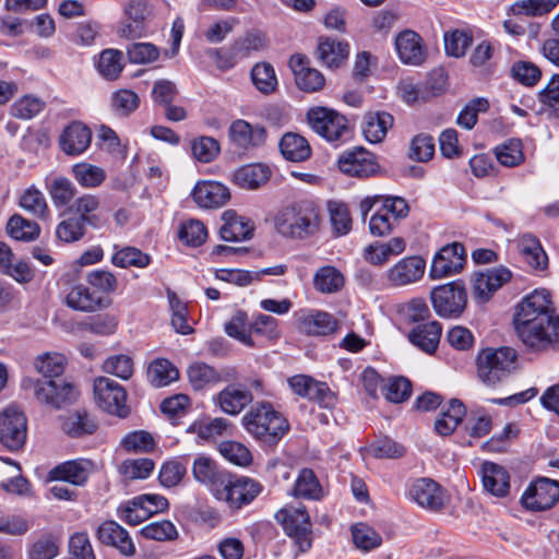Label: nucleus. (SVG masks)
Instances as JSON below:
<instances>
[{
    "label": "nucleus",
    "instance_id": "obj_63",
    "mask_svg": "<svg viewBox=\"0 0 559 559\" xmlns=\"http://www.w3.org/2000/svg\"><path fill=\"white\" fill-rule=\"evenodd\" d=\"M188 377L195 390H202L207 384L218 381V373L204 362H194L188 369Z\"/></svg>",
    "mask_w": 559,
    "mask_h": 559
},
{
    "label": "nucleus",
    "instance_id": "obj_32",
    "mask_svg": "<svg viewBox=\"0 0 559 559\" xmlns=\"http://www.w3.org/2000/svg\"><path fill=\"white\" fill-rule=\"evenodd\" d=\"M557 308L551 293L546 288H536L515 307V314H555Z\"/></svg>",
    "mask_w": 559,
    "mask_h": 559
},
{
    "label": "nucleus",
    "instance_id": "obj_1",
    "mask_svg": "<svg viewBox=\"0 0 559 559\" xmlns=\"http://www.w3.org/2000/svg\"><path fill=\"white\" fill-rule=\"evenodd\" d=\"M273 223L276 231L283 237L302 239L319 229V209L312 201H296L283 205L276 212Z\"/></svg>",
    "mask_w": 559,
    "mask_h": 559
},
{
    "label": "nucleus",
    "instance_id": "obj_38",
    "mask_svg": "<svg viewBox=\"0 0 559 559\" xmlns=\"http://www.w3.org/2000/svg\"><path fill=\"white\" fill-rule=\"evenodd\" d=\"M441 331V325L437 321L418 323L409 333L408 338L415 346L431 354L439 344Z\"/></svg>",
    "mask_w": 559,
    "mask_h": 559
},
{
    "label": "nucleus",
    "instance_id": "obj_3",
    "mask_svg": "<svg viewBox=\"0 0 559 559\" xmlns=\"http://www.w3.org/2000/svg\"><path fill=\"white\" fill-rule=\"evenodd\" d=\"M241 420L248 433L265 443H275L288 430L287 420L270 403L253 405Z\"/></svg>",
    "mask_w": 559,
    "mask_h": 559
},
{
    "label": "nucleus",
    "instance_id": "obj_39",
    "mask_svg": "<svg viewBox=\"0 0 559 559\" xmlns=\"http://www.w3.org/2000/svg\"><path fill=\"white\" fill-rule=\"evenodd\" d=\"M192 474L195 480L207 486L214 496L218 483L224 479L226 472L218 471L215 462L206 456H199L194 460Z\"/></svg>",
    "mask_w": 559,
    "mask_h": 559
},
{
    "label": "nucleus",
    "instance_id": "obj_52",
    "mask_svg": "<svg viewBox=\"0 0 559 559\" xmlns=\"http://www.w3.org/2000/svg\"><path fill=\"white\" fill-rule=\"evenodd\" d=\"M111 262L121 269L130 266L143 269L150 264L151 257L135 247H123L115 252Z\"/></svg>",
    "mask_w": 559,
    "mask_h": 559
},
{
    "label": "nucleus",
    "instance_id": "obj_13",
    "mask_svg": "<svg viewBox=\"0 0 559 559\" xmlns=\"http://www.w3.org/2000/svg\"><path fill=\"white\" fill-rule=\"evenodd\" d=\"M465 250L461 243L447 245L433 257L429 276L441 280L459 274L465 265Z\"/></svg>",
    "mask_w": 559,
    "mask_h": 559
},
{
    "label": "nucleus",
    "instance_id": "obj_11",
    "mask_svg": "<svg viewBox=\"0 0 559 559\" xmlns=\"http://www.w3.org/2000/svg\"><path fill=\"white\" fill-rule=\"evenodd\" d=\"M408 205L397 197H385L380 209L372 214L369 221V231L374 237H384L392 233L395 223L406 217Z\"/></svg>",
    "mask_w": 559,
    "mask_h": 559
},
{
    "label": "nucleus",
    "instance_id": "obj_60",
    "mask_svg": "<svg viewBox=\"0 0 559 559\" xmlns=\"http://www.w3.org/2000/svg\"><path fill=\"white\" fill-rule=\"evenodd\" d=\"M153 469L154 462L146 457L126 460L119 467V472L126 480L147 478Z\"/></svg>",
    "mask_w": 559,
    "mask_h": 559
},
{
    "label": "nucleus",
    "instance_id": "obj_41",
    "mask_svg": "<svg viewBox=\"0 0 559 559\" xmlns=\"http://www.w3.org/2000/svg\"><path fill=\"white\" fill-rule=\"evenodd\" d=\"M466 414L465 407L459 400H451L435 423V429L440 436L451 435Z\"/></svg>",
    "mask_w": 559,
    "mask_h": 559
},
{
    "label": "nucleus",
    "instance_id": "obj_24",
    "mask_svg": "<svg viewBox=\"0 0 559 559\" xmlns=\"http://www.w3.org/2000/svg\"><path fill=\"white\" fill-rule=\"evenodd\" d=\"M406 249V241L402 237H393L388 241H373L362 250V258L374 266H382L393 257L402 254Z\"/></svg>",
    "mask_w": 559,
    "mask_h": 559
},
{
    "label": "nucleus",
    "instance_id": "obj_5",
    "mask_svg": "<svg viewBox=\"0 0 559 559\" xmlns=\"http://www.w3.org/2000/svg\"><path fill=\"white\" fill-rule=\"evenodd\" d=\"M263 486L255 479L227 473L218 483L214 497L230 510H240L250 504L262 491Z\"/></svg>",
    "mask_w": 559,
    "mask_h": 559
},
{
    "label": "nucleus",
    "instance_id": "obj_30",
    "mask_svg": "<svg viewBox=\"0 0 559 559\" xmlns=\"http://www.w3.org/2000/svg\"><path fill=\"white\" fill-rule=\"evenodd\" d=\"M395 49L405 64L419 66L425 60V49L420 36L413 31H404L395 38Z\"/></svg>",
    "mask_w": 559,
    "mask_h": 559
},
{
    "label": "nucleus",
    "instance_id": "obj_53",
    "mask_svg": "<svg viewBox=\"0 0 559 559\" xmlns=\"http://www.w3.org/2000/svg\"><path fill=\"white\" fill-rule=\"evenodd\" d=\"M122 52L117 49H105L100 52L97 69L103 78L116 80L123 70Z\"/></svg>",
    "mask_w": 559,
    "mask_h": 559
},
{
    "label": "nucleus",
    "instance_id": "obj_26",
    "mask_svg": "<svg viewBox=\"0 0 559 559\" xmlns=\"http://www.w3.org/2000/svg\"><path fill=\"white\" fill-rule=\"evenodd\" d=\"M289 68L295 75L297 86L305 92H317L324 85V76L317 69L308 67V59L302 55H294L289 59Z\"/></svg>",
    "mask_w": 559,
    "mask_h": 559
},
{
    "label": "nucleus",
    "instance_id": "obj_54",
    "mask_svg": "<svg viewBox=\"0 0 559 559\" xmlns=\"http://www.w3.org/2000/svg\"><path fill=\"white\" fill-rule=\"evenodd\" d=\"M67 366V358L60 353H45L35 360L36 370L46 378H59Z\"/></svg>",
    "mask_w": 559,
    "mask_h": 559
},
{
    "label": "nucleus",
    "instance_id": "obj_21",
    "mask_svg": "<svg viewBox=\"0 0 559 559\" xmlns=\"http://www.w3.org/2000/svg\"><path fill=\"white\" fill-rule=\"evenodd\" d=\"M424 272V259L417 255L406 257L386 271V280L392 286L402 287L418 282Z\"/></svg>",
    "mask_w": 559,
    "mask_h": 559
},
{
    "label": "nucleus",
    "instance_id": "obj_7",
    "mask_svg": "<svg viewBox=\"0 0 559 559\" xmlns=\"http://www.w3.org/2000/svg\"><path fill=\"white\" fill-rule=\"evenodd\" d=\"M307 119L311 129L329 142L344 141L349 138L350 129L347 119L333 109L311 108Z\"/></svg>",
    "mask_w": 559,
    "mask_h": 559
},
{
    "label": "nucleus",
    "instance_id": "obj_49",
    "mask_svg": "<svg viewBox=\"0 0 559 559\" xmlns=\"http://www.w3.org/2000/svg\"><path fill=\"white\" fill-rule=\"evenodd\" d=\"M7 230L16 240L32 241L39 236L40 228L36 222L15 214L9 219Z\"/></svg>",
    "mask_w": 559,
    "mask_h": 559
},
{
    "label": "nucleus",
    "instance_id": "obj_46",
    "mask_svg": "<svg viewBox=\"0 0 559 559\" xmlns=\"http://www.w3.org/2000/svg\"><path fill=\"white\" fill-rule=\"evenodd\" d=\"M46 188L56 207L69 205L76 194L74 183L62 176L55 177L49 183H47Z\"/></svg>",
    "mask_w": 559,
    "mask_h": 559
},
{
    "label": "nucleus",
    "instance_id": "obj_56",
    "mask_svg": "<svg viewBox=\"0 0 559 559\" xmlns=\"http://www.w3.org/2000/svg\"><path fill=\"white\" fill-rule=\"evenodd\" d=\"M85 235L83 218L69 216L62 219L56 227V237L64 243H72L81 240Z\"/></svg>",
    "mask_w": 559,
    "mask_h": 559
},
{
    "label": "nucleus",
    "instance_id": "obj_9",
    "mask_svg": "<svg viewBox=\"0 0 559 559\" xmlns=\"http://www.w3.org/2000/svg\"><path fill=\"white\" fill-rule=\"evenodd\" d=\"M94 400L105 412L124 418L130 413L127 405V392L115 380L107 377H98L93 383Z\"/></svg>",
    "mask_w": 559,
    "mask_h": 559
},
{
    "label": "nucleus",
    "instance_id": "obj_42",
    "mask_svg": "<svg viewBox=\"0 0 559 559\" xmlns=\"http://www.w3.org/2000/svg\"><path fill=\"white\" fill-rule=\"evenodd\" d=\"M178 369L167 359L153 360L147 368L148 382L155 388H163L178 380Z\"/></svg>",
    "mask_w": 559,
    "mask_h": 559
},
{
    "label": "nucleus",
    "instance_id": "obj_33",
    "mask_svg": "<svg viewBox=\"0 0 559 559\" xmlns=\"http://www.w3.org/2000/svg\"><path fill=\"white\" fill-rule=\"evenodd\" d=\"M481 480L484 489L495 497H506L510 491L509 473L499 464L485 462L481 465Z\"/></svg>",
    "mask_w": 559,
    "mask_h": 559
},
{
    "label": "nucleus",
    "instance_id": "obj_44",
    "mask_svg": "<svg viewBox=\"0 0 559 559\" xmlns=\"http://www.w3.org/2000/svg\"><path fill=\"white\" fill-rule=\"evenodd\" d=\"M344 283V275L331 265L320 267L313 276L316 289L324 294H333L341 290Z\"/></svg>",
    "mask_w": 559,
    "mask_h": 559
},
{
    "label": "nucleus",
    "instance_id": "obj_50",
    "mask_svg": "<svg viewBox=\"0 0 559 559\" xmlns=\"http://www.w3.org/2000/svg\"><path fill=\"white\" fill-rule=\"evenodd\" d=\"M334 317H301L298 328L307 335L324 336L334 333L337 329Z\"/></svg>",
    "mask_w": 559,
    "mask_h": 559
},
{
    "label": "nucleus",
    "instance_id": "obj_40",
    "mask_svg": "<svg viewBox=\"0 0 559 559\" xmlns=\"http://www.w3.org/2000/svg\"><path fill=\"white\" fill-rule=\"evenodd\" d=\"M283 156L292 162H304L311 155L308 141L296 133H286L280 142Z\"/></svg>",
    "mask_w": 559,
    "mask_h": 559
},
{
    "label": "nucleus",
    "instance_id": "obj_22",
    "mask_svg": "<svg viewBox=\"0 0 559 559\" xmlns=\"http://www.w3.org/2000/svg\"><path fill=\"white\" fill-rule=\"evenodd\" d=\"M228 135L238 148L250 150L264 144L266 131L258 123L251 124L243 119H237L229 126Z\"/></svg>",
    "mask_w": 559,
    "mask_h": 559
},
{
    "label": "nucleus",
    "instance_id": "obj_57",
    "mask_svg": "<svg viewBox=\"0 0 559 559\" xmlns=\"http://www.w3.org/2000/svg\"><path fill=\"white\" fill-rule=\"evenodd\" d=\"M96 423L86 413H74L62 419V430L72 437L85 433H93L96 430Z\"/></svg>",
    "mask_w": 559,
    "mask_h": 559
},
{
    "label": "nucleus",
    "instance_id": "obj_25",
    "mask_svg": "<svg viewBox=\"0 0 559 559\" xmlns=\"http://www.w3.org/2000/svg\"><path fill=\"white\" fill-rule=\"evenodd\" d=\"M91 142L90 128L80 121L71 122L66 127L59 139L61 150L69 156L83 154L90 147Z\"/></svg>",
    "mask_w": 559,
    "mask_h": 559
},
{
    "label": "nucleus",
    "instance_id": "obj_55",
    "mask_svg": "<svg viewBox=\"0 0 559 559\" xmlns=\"http://www.w3.org/2000/svg\"><path fill=\"white\" fill-rule=\"evenodd\" d=\"M497 160L506 167H515L524 162V153L520 140L511 139L495 147Z\"/></svg>",
    "mask_w": 559,
    "mask_h": 559
},
{
    "label": "nucleus",
    "instance_id": "obj_47",
    "mask_svg": "<svg viewBox=\"0 0 559 559\" xmlns=\"http://www.w3.org/2000/svg\"><path fill=\"white\" fill-rule=\"evenodd\" d=\"M72 175L76 182L86 189L99 187L106 179L103 168L88 163H78L72 166Z\"/></svg>",
    "mask_w": 559,
    "mask_h": 559
},
{
    "label": "nucleus",
    "instance_id": "obj_62",
    "mask_svg": "<svg viewBox=\"0 0 559 559\" xmlns=\"http://www.w3.org/2000/svg\"><path fill=\"white\" fill-rule=\"evenodd\" d=\"M193 157L201 163H210L219 154L218 142L212 136H199L191 142Z\"/></svg>",
    "mask_w": 559,
    "mask_h": 559
},
{
    "label": "nucleus",
    "instance_id": "obj_29",
    "mask_svg": "<svg viewBox=\"0 0 559 559\" xmlns=\"http://www.w3.org/2000/svg\"><path fill=\"white\" fill-rule=\"evenodd\" d=\"M192 198L199 206L211 209L225 205L230 199V193L221 182L204 181L194 187Z\"/></svg>",
    "mask_w": 559,
    "mask_h": 559
},
{
    "label": "nucleus",
    "instance_id": "obj_59",
    "mask_svg": "<svg viewBox=\"0 0 559 559\" xmlns=\"http://www.w3.org/2000/svg\"><path fill=\"white\" fill-rule=\"evenodd\" d=\"M141 534L147 539L157 542H171L178 538L175 524L168 520L146 524L141 528Z\"/></svg>",
    "mask_w": 559,
    "mask_h": 559
},
{
    "label": "nucleus",
    "instance_id": "obj_61",
    "mask_svg": "<svg viewBox=\"0 0 559 559\" xmlns=\"http://www.w3.org/2000/svg\"><path fill=\"white\" fill-rule=\"evenodd\" d=\"M488 108L489 103L486 98H474L460 111L456 123L466 130H471L477 123L478 114L486 112Z\"/></svg>",
    "mask_w": 559,
    "mask_h": 559
},
{
    "label": "nucleus",
    "instance_id": "obj_36",
    "mask_svg": "<svg viewBox=\"0 0 559 559\" xmlns=\"http://www.w3.org/2000/svg\"><path fill=\"white\" fill-rule=\"evenodd\" d=\"M393 122V116L385 111L366 114L361 126L365 139L373 144L382 142Z\"/></svg>",
    "mask_w": 559,
    "mask_h": 559
},
{
    "label": "nucleus",
    "instance_id": "obj_17",
    "mask_svg": "<svg viewBox=\"0 0 559 559\" xmlns=\"http://www.w3.org/2000/svg\"><path fill=\"white\" fill-rule=\"evenodd\" d=\"M293 392L301 397L319 403L322 407L332 408L336 396L324 382H319L309 376L298 374L288 379Z\"/></svg>",
    "mask_w": 559,
    "mask_h": 559
},
{
    "label": "nucleus",
    "instance_id": "obj_14",
    "mask_svg": "<svg viewBox=\"0 0 559 559\" xmlns=\"http://www.w3.org/2000/svg\"><path fill=\"white\" fill-rule=\"evenodd\" d=\"M512 273L503 266L474 273L472 276L473 300L478 305L486 304L492 295L511 280Z\"/></svg>",
    "mask_w": 559,
    "mask_h": 559
},
{
    "label": "nucleus",
    "instance_id": "obj_19",
    "mask_svg": "<svg viewBox=\"0 0 559 559\" xmlns=\"http://www.w3.org/2000/svg\"><path fill=\"white\" fill-rule=\"evenodd\" d=\"M338 168L345 175L365 178L377 173L378 164L370 152L362 147H354L338 157Z\"/></svg>",
    "mask_w": 559,
    "mask_h": 559
},
{
    "label": "nucleus",
    "instance_id": "obj_12",
    "mask_svg": "<svg viewBox=\"0 0 559 559\" xmlns=\"http://www.w3.org/2000/svg\"><path fill=\"white\" fill-rule=\"evenodd\" d=\"M430 300L437 314H461L467 305V293L462 282L454 281L435 287Z\"/></svg>",
    "mask_w": 559,
    "mask_h": 559
},
{
    "label": "nucleus",
    "instance_id": "obj_34",
    "mask_svg": "<svg viewBox=\"0 0 559 559\" xmlns=\"http://www.w3.org/2000/svg\"><path fill=\"white\" fill-rule=\"evenodd\" d=\"M516 248L523 261L533 270L543 271L547 267L548 257L535 236L521 235L516 239Z\"/></svg>",
    "mask_w": 559,
    "mask_h": 559
},
{
    "label": "nucleus",
    "instance_id": "obj_45",
    "mask_svg": "<svg viewBox=\"0 0 559 559\" xmlns=\"http://www.w3.org/2000/svg\"><path fill=\"white\" fill-rule=\"evenodd\" d=\"M294 496L310 500L322 498V487L312 469L304 468L300 471L295 481Z\"/></svg>",
    "mask_w": 559,
    "mask_h": 559
},
{
    "label": "nucleus",
    "instance_id": "obj_6",
    "mask_svg": "<svg viewBox=\"0 0 559 559\" xmlns=\"http://www.w3.org/2000/svg\"><path fill=\"white\" fill-rule=\"evenodd\" d=\"M224 330L228 336L245 345L253 346V335L275 337L277 323L273 317H230L224 324Z\"/></svg>",
    "mask_w": 559,
    "mask_h": 559
},
{
    "label": "nucleus",
    "instance_id": "obj_64",
    "mask_svg": "<svg viewBox=\"0 0 559 559\" xmlns=\"http://www.w3.org/2000/svg\"><path fill=\"white\" fill-rule=\"evenodd\" d=\"M179 238L188 246L199 247L206 240L207 229L202 222L189 219L182 223L179 229Z\"/></svg>",
    "mask_w": 559,
    "mask_h": 559
},
{
    "label": "nucleus",
    "instance_id": "obj_35",
    "mask_svg": "<svg viewBox=\"0 0 559 559\" xmlns=\"http://www.w3.org/2000/svg\"><path fill=\"white\" fill-rule=\"evenodd\" d=\"M68 306L75 311L94 312L108 304V299L84 285L74 286L67 296Z\"/></svg>",
    "mask_w": 559,
    "mask_h": 559
},
{
    "label": "nucleus",
    "instance_id": "obj_27",
    "mask_svg": "<svg viewBox=\"0 0 559 559\" xmlns=\"http://www.w3.org/2000/svg\"><path fill=\"white\" fill-rule=\"evenodd\" d=\"M253 400L252 393L241 384H229L215 397V404L228 415H238Z\"/></svg>",
    "mask_w": 559,
    "mask_h": 559
},
{
    "label": "nucleus",
    "instance_id": "obj_23",
    "mask_svg": "<svg viewBox=\"0 0 559 559\" xmlns=\"http://www.w3.org/2000/svg\"><path fill=\"white\" fill-rule=\"evenodd\" d=\"M97 538L104 545L115 547L122 556L132 557L135 545L127 530L115 521L103 522L97 530Z\"/></svg>",
    "mask_w": 559,
    "mask_h": 559
},
{
    "label": "nucleus",
    "instance_id": "obj_18",
    "mask_svg": "<svg viewBox=\"0 0 559 559\" xmlns=\"http://www.w3.org/2000/svg\"><path fill=\"white\" fill-rule=\"evenodd\" d=\"M408 497L418 506L430 511H439L448 502L444 490L430 478L416 479L408 489Z\"/></svg>",
    "mask_w": 559,
    "mask_h": 559
},
{
    "label": "nucleus",
    "instance_id": "obj_43",
    "mask_svg": "<svg viewBox=\"0 0 559 559\" xmlns=\"http://www.w3.org/2000/svg\"><path fill=\"white\" fill-rule=\"evenodd\" d=\"M348 55V46L345 43L332 38H320L318 57L328 67H338Z\"/></svg>",
    "mask_w": 559,
    "mask_h": 559
},
{
    "label": "nucleus",
    "instance_id": "obj_15",
    "mask_svg": "<svg viewBox=\"0 0 559 559\" xmlns=\"http://www.w3.org/2000/svg\"><path fill=\"white\" fill-rule=\"evenodd\" d=\"M559 499V483L549 478L533 481L521 497L522 504L532 511L550 509Z\"/></svg>",
    "mask_w": 559,
    "mask_h": 559
},
{
    "label": "nucleus",
    "instance_id": "obj_48",
    "mask_svg": "<svg viewBox=\"0 0 559 559\" xmlns=\"http://www.w3.org/2000/svg\"><path fill=\"white\" fill-rule=\"evenodd\" d=\"M19 204L24 211L37 218H45L49 212L44 193L34 186L23 191Z\"/></svg>",
    "mask_w": 559,
    "mask_h": 559
},
{
    "label": "nucleus",
    "instance_id": "obj_58",
    "mask_svg": "<svg viewBox=\"0 0 559 559\" xmlns=\"http://www.w3.org/2000/svg\"><path fill=\"white\" fill-rule=\"evenodd\" d=\"M352 537L355 546L362 551H370L382 544L381 535L364 523L352 527Z\"/></svg>",
    "mask_w": 559,
    "mask_h": 559
},
{
    "label": "nucleus",
    "instance_id": "obj_4",
    "mask_svg": "<svg viewBox=\"0 0 559 559\" xmlns=\"http://www.w3.org/2000/svg\"><path fill=\"white\" fill-rule=\"evenodd\" d=\"M516 358L511 347L485 348L477 356V376L486 385L495 386L515 369Z\"/></svg>",
    "mask_w": 559,
    "mask_h": 559
},
{
    "label": "nucleus",
    "instance_id": "obj_51",
    "mask_svg": "<svg viewBox=\"0 0 559 559\" xmlns=\"http://www.w3.org/2000/svg\"><path fill=\"white\" fill-rule=\"evenodd\" d=\"M253 85L263 94H271L277 87V78L273 66L269 62H259L251 70Z\"/></svg>",
    "mask_w": 559,
    "mask_h": 559
},
{
    "label": "nucleus",
    "instance_id": "obj_31",
    "mask_svg": "<svg viewBox=\"0 0 559 559\" xmlns=\"http://www.w3.org/2000/svg\"><path fill=\"white\" fill-rule=\"evenodd\" d=\"M88 478V463L83 461H67L51 468L47 481L68 483L73 486H83Z\"/></svg>",
    "mask_w": 559,
    "mask_h": 559
},
{
    "label": "nucleus",
    "instance_id": "obj_2",
    "mask_svg": "<svg viewBox=\"0 0 559 559\" xmlns=\"http://www.w3.org/2000/svg\"><path fill=\"white\" fill-rule=\"evenodd\" d=\"M513 328L519 340L532 353L559 348V317H513Z\"/></svg>",
    "mask_w": 559,
    "mask_h": 559
},
{
    "label": "nucleus",
    "instance_id": "obj_16",
    "mask_svg": "<svg viewBox=\"0 0 559 559\" xmlns=\"http://www.w3.org/2000/svg\"><path fill=\"white\" fill-rule=\"evenodd\" d=\"M53 322L66 332L76 335L91 332L106 336L114 334L118 328L115 317H84V320L80 322L75 321L73 317H56Z\"/></svg>",
    "mask_w": 559,
    "mask_h": 559
},
{
    "label": "nucleus",
    "instance_id": "obj_28",
    "mask_svg": "<svg viewBox=\"0 0 559 559\" xmlns=\"http://www.w3.org/2000/svg\"><path fill=\"white\" fill-rule=\"evenodd\" d=\"M222 221L224 224L219 228V236L223 240L242 241L252 237L254 224L251 219L227 210L222 214Z\"/></svg>",
    "mask_w": 559,
    "mask_h": 559
},
{
    "label": "nucleus",
    "instance_id": "obj_10",
    "mask_svg": "<svg viewBox=\"0 0 559 559\" xmlns=\"http://www.w3.org/2000/svg\"><path fill=\"white\" fill-rule=\"evenodd\" d=\"M27 439V419L23 412L8 407L0 413V443L11 452L24 448Z\"/></svg>",
    "mask_w": 559,
    "mask_h": 559
},
{
    "label": "nucleus",
    "instance_id": "obj_20",
    "mask_svg": "<svg viewBox=\"0 0 559 559\" xmlns=\"http://www.w3.org/2000/svg\"><path fill=\"white\" fill-rule=\"evenodd\" d=\"M36 399L44 404L60 408L75 400V388L63 380L38 381L35 386Z\"/></svg>",
    "mask_w": 559,
    "mask_h": 559
},
{
    "label": "nucleus",
    "instance_id": "obj_8",
    "mask_svg": "<svg viewBox=\"0 0 559 559\" xmlns=\"http://www.w3.org/2000/svg\"><path fill=\"white\" fill-rule=\"evenodd\" d=\"M275 519L285 533L295 539L299 552H306L311 548V521L306 508H283L275 513Z\"/></svg>",
    "mask_w": 559,
    "mask_h": 559
},
{
    "label": "nucleus",
    "instance_id": "obj_37",
    "mask_svg": "<svg viewBox=\"0 0 559 559\" xmlns=\"http://www.w3.org/2000/svg\"><path fill=\"white\" fill-rule=\"evenodd\" d=\"M271 170L263 164H249L239 167L233 175L234 182L246 190H255L267 182Z\"/></svg>",
    "mask_w": 559,
    "mask_h": 559
}]
</instances>
